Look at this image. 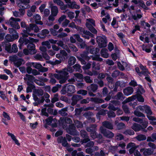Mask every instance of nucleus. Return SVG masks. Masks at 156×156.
<instances>
[{"label": "nucleus", "mask_w": 156, "mask_h": 156, "mask_svg": "<svg viewBox=\"0 0 156 156\" xmlns=\"http://www.w3.org/2000/svg\"><path fill=\"white\" fill-rule=\"evenodd\" d=\"M25 28L26 29V30H23V33H22V36L23 37H28V36L26 34H27L28 33L30 32L31 30L30 27L28 26H27Z\"/></svg>", "instance_id": "72a5a7b5"}, {"label": "nucleus", "mask_w": 156, "mask_h": 156, "mask_svg": "<svg viewBox=\"0 0 156 156\" xmlns=\"http://www.w3.org/2000/svg\"><path fill=\"white\" fill-rule=\"evenodd\" d=\"M59 122L60 123H63V122L67 124H70L72 122V121L70 118L68 117H66L65 118L61 117L59 120Z\"/></svg>", "instance_id": "393cba45"}, {"label": "nucleus", "mask_w": 156, "mask_h": 156, "mask_svg": "<svg viewBox=\"0 0 156 156\" xmlns=\"http://www.w3.org/2000/svg\"><path fill=\"white\" fill-rule=\"evenodd\" d=\"M124 136L123 135L119 133H117L115 136V139L117 141L121 140L123 139Z\"/></svg>", "instance_id": "49530a36"}, {"label": "nucleus", "mask_w": 156, "mask_h": 156, "mask_svg": "<svg viewBox=\"0 0 156 156\" xmlns=\"http://www.w3.org/2000/svg\"><path fill=\"white\" fill-rule=\"evenodd\" d=\"M79 28L80 29V34L85 39H90L89 36L93 37V34L89 31L84 30L82 27H79Z\"/></svg>", "instance_id": "1a4fd4ad"}, {"label": "nucleus", "mask_w": 156, "mask_h": 156, "mask_svg": "<svg viewBox=\"0 0 156 156\" xmlns=\"http://www.w3.org/2000/svg\"><path fill=\"white\" fill-rule=\"evenodd\" d=\"M96 40L98 45L100 48L105 47L107 46V39L105 36H97Z\"/></svg>", "instance_id": "39448f33"}, {"label": "nucleus", "mask_w": 156, "mask_h": 156, "mask_svg": "<svg viewBox=\"0 0 156 156\" xmlns=\"http://www.w3.org/2000/svg\"><path fill=\"white\" fill-rule=\"evenodd\" d=\"M68 132L71 135L75 136L77 135V133L76 130V127L74 124L69 125L68 129Z\"/></svg>", "instance_id": "ddd939ff"}, {"label": "nucleus", "mask_w": 156, "mask_h": 156, "mask_svg": "<svg viewBox=\"0 0 156 156\" xmlns=\"http://www.w3.org/2000/svg\"><path fill=\"white\" fill-rule=\"evenodd\" d=\"M54 74H49V75L50 76V83L51 84H54L56 82V80L54 78H52V76H54Z\"/></svg>", "instance_id": "4d7b16f0"}, {"label": "nucleus", "mask_w": 156, "mask_h": 156, "mask_svg": "<svg viewBox=\"0 0 156 156\" xmlns=\"http://www.w3.org/2000/svg\"><path fill=\"white\" fill-rule=\"evenodd\" d=\"M47 123L51 125L53 127L57 126V120L55 118L53 119L52 117L50 116L45 120Z\"/></svg>", "instance_id": "9d476101"}, {"label": "nucleus", "mask_w": 156, "mask_h": 156, "mask_svg": "<svg viewBox=\"0 0 156 156\" xmlns=\"http://www.w3.org/2000/svg\"><path fill=\"white\" fill-rule=\"evenodd\" d=\"M89 54V52L88 51H84L80 55V56L81 57L86 60H89L90 58L88 56V54Z\"/></svg>", "instance_id": "ea45409f"}, {"label": "nucleus", "mask_w": 156, "mask_h": 156, "mask_svg": "<svg viewBox=\"0 0 156 156\" xmlns=\"http://www.w3.org/2000/svg\"><path fill=\"white\" fill-rule=\"evenodd\" d=\"M49 95L48 93H44L43 94V96L40 98V103H43L46 98H49Z\"/></svg>", "instance_id": "e433bc0d"}, {"label": "nucleus", "mask_w": 156, "mask_h": 156, "mask_svg": "<svg viewBox=\"0 0 156 156\" xmlns=\"http://www.w3.org/2000/svg\"><path fill=\"white\" fill-rule=\"evenodd\" d=\"M21 3H18V5L20 7H23V5L25 6L28 5L27 4L30 3V0H20Z\"/></svg>", "instance_id": "2f4dec72"}, {"label": "nucleus", "mask_w": 156, "mask_h": 156, "mask_svg": "<svg viewBox=\"0 0 156 156\" xmlns=\"http://www.w3.org/2000/svg\"><path fill=\"white\" fill-rule=\"evenodd\" d=\"M27 37H20L19 40L18 42L19 43V48L20 49H21L22 47L24 45H27L30 42H36V41H38V39H34L33 38L30 37H28L29 39L28 38H26Z\"/></svg>", "instance_id": "7ed1b4c3"}, {"label": "nucleus", "mask_w": 156, "mask_h": 156, "mask_svg": "<svg viewBox=\"0 0 156 156\" xmlns=\"http://www.w3.org/2000/svg\"><path fill=\"white\" fill-rule=\"evenodd\" d=\"M49 33V31L47 29H44L42 31L41 35H42L43 37L40 36V38H44L46 36V34H48Z\"/></svg>", "instance_id": "8fccbe9b"}, {"label": "nucleus", "mask_w": 156, "mask_h": 156, "mask_svg": "<svg viewBox=\"0 0 156 156\" xmlns=\"http://www.w3.org/2000/svg\"><path fill=\"white\" fill-rule=\"evenodd\" d=\"M107 52L108 50L106 48L102 49L101 51V56L105 58H107L108 56V54Z\"/></svg>", "instance_id": "58836bf2"}, {"label": "nucleus", "mask_w": 156, "mask_h": 156, "mask_svg": "<svg viewBox=\"0 0 156 156\" xmlns=\"http://www.w3.org/2000/svg\"><path fill=\"white\" fill-rule=\"evenodd\" d=\"M131 128L135 131L137 132L141 129L142 127L140 124L135 123L133 124Z\"/></svg>", "instance_id": "b1692460"}, {"label": "nucleus", "mask_w": 156, "mask_h": 156, "mask_svg": "<svg viewBox=\"0 0 156 156\" xmlns=\"http://www.w3.org/2000/svg\"><path fill=\"white\" fill-rule=\"evenodd\" d=\"M2 44L3 46H4V44L5 45V49L9 53H12L11 49V44L10 43H5L3 42L2 43Z\"/></svg>", "instance_id": "cd10ccee"}, {"label": "nucleus", "mask_w": 156, "mask_h": 156, "mask_svg": "<svg viewBox=\"0 0 156 156\" xmlns=\"http://www.w3.org/2000/svg\"><path fill=\"white\" fill-rule=\"evenodd\" d=\"M90 135V137L93 140L97 138H98V139H101L103 137L102 135L100 133L98 134H97L96 131H93V132H91Z\"/></svg>", "instance_id": "6ab92c4d"}, {"label": "nucleus", "mask_w": 156, "mask_h": 156, "mask_svg": "<svg viewBox=\"0 0 156 156\" xmlns=\"http://www.w3.org/2000/svg\"><path fill=\"white\" fill-rule=\"evenodd\" d=\"M83 97L81 95L78 94H75L73 95L71 98L72 102L71 103V105L72 106H74L76 105L77 102L82 99Z\"/></svg>", "instance_id": "9b49d317"}, {"label": "nucleus", "mask_w": 156, "mask_h": 156, "mask_svg": "<svg viewBox=\"0 0 156 156\" xmlns=\"http://www.w3.org/2000/svg\"><path fill=\"white\" fill-rule=\"evenodd\" d=\"M85 145L86 147H93L94 144V141H89Z\"/></svg>", "instance_id": "0e129e2a"}, {"label": "nucleus", "mask_w": 156, "mask_h": 156, "mask_svg": "<svg viewBox=\"0 0 156 156\" xmlns=\"http://www.w3.org/2000/svg\"><path fill=\"white\" fill-rule=\"evenodd\" d=\"M73 67L75 70L76 71H78L79 72H80L81 71V66L79 64H76L73 66Z\"/></svg>", "instance_id": "603ef678"}, {"label": "nucleus", "mask_w": 156, "mask_h": 156, "mask_svg": "<svg viewBox=\"0 0 156 156\" xmlns=\"http://www.w3.org/2000/svg\"><path fill=\"white\" fill-rule=\"evenodd\" d=\"M75 91V86L72 85H70L67 86L65 90H62V94H65L67 93L68 94H71L74 93Z\"/></svg>", "instance_id": "6e6552de"}, {"label": "nucleus", "mask_w": 156, "mask_h": 156, "mask_svg": "<svg viewBox=\"0 0 156 156\" xmlns=\"http://www.w3.org/2000/svg\"><path fill=\"white\" fill-rule=\"evenodd\" d=\"M116 127L118 130H120L125 128L126 126L124 123L120 122L117 124Z\"/></svg>", "instance_id": "de8ad7c7"}, {"label": "nucleus", "mask_w": 156, "mask_h": 156, "mask_svg": "<svg viewBox=\"0 0 156 156\" xmlns=\"http://www.w3.org/2000/svg\"><path fill=\"white\" fill-rule=\"evenodd\" d=\"M58 141L59 143H61L63 146L65 147H69L70 145L67 143L65 137L60 136L58 139Z\"/></svg>", "instance_id": "dca6fc26"}, {"label": "nucleus", "mask_w": 156, "mask_h": 156, "mask_svg": "<svg viewBox=\"0 0 156 156\" xmlns=\"http://www.w3.org/2000/svg\"><path fill=\"white\" fill-rule=\"evenodd\" d=\"M69 48L74 51L76 52L78 51V49L74 45L69 44Z\"/></svg>", "instance_id": "338daca9"}, {"label": "nucleus", "mask_w": 156, "mask_h": 156, "mask_svg": "<svg viewBox=\"0 0 156 156\" xmlns=\"http://www.w3.org/2000/svg\"><path fill=\"white\" fill-rule=\"evenodd\" d=\"M137 98V94L136 95H132L131 97H130L126 99L123 102V103H126L130 101H133Z\"/></svg>", "instance_id": "c756f323"}, {"label": "nucleus", "mask_w": 156, "mask_h": 156, "mask_svg": "<svg viewBox=\"0 0 156 156\" xmlns=\"http://www.w3.org/2000/svg\"><path fill=\"white\" fill-rule=\"evenodd\" d=\"M23 7H20V8L19 9V10L20 12V15H24L25 12V9L28 8V6H26V7L24 5H23Z\"/></svg>", "instance_id": "09e8293b"}, {"label": "nucleus", "mask_w": 156, "mask_h": 156, "mask_svg": "<svg viewBox=\"0 0 156 156\" xmlns=\"http://www.w3.org/2000/svg\"><path fill=\"white\" fill-rule=\"evenodd\" d=\"M29 27L31 30H34L35 32L37 33L39 31V28L35 24H30Z\"/></svg>", "instance_id": "f704fd0d"}, {"label": "nucleus", "mask_w": 156, "mask_h": 156, "mask_svg": "<svg viewBox=\"0 0 156 156\" xmlns=\"http://www.w3.org/2000/svg\"><path fill=\"white\" fill-rule=\"evenodd\" d=\"M25 76L27 77L28 80L29 81V82L34 84V82L35 79V77L32 75L26 74Z\"/></svg>", "instance_id": "79ce46f5"}, {"label": "nucleus", "mask_w": 156, "mask_h": 156, "mask_svg": "<svg viewBox=\"0 0 156 156\" xmlns=\"http://www.w3.org/2000/svg\"><path fill=\"white\" fill-rule=\"evenodd\" d=\"M100 130L101 133L102 134L103 136L106 138H111L114 136V134L113 133L110 131L104 129L102 126L100 127Z\"/></svg>", "instance_id": "423d86ee"}, {"label": "nucleus", "mask_w": 156, "mask_h": 156, "mask_svg": "<svg viewBox=\"0 0 156 156\" xmlns=\"http://www.w3.org/2000/svg\"><path fill=\"white\" fill-rule=\"evenodd\" d=\"M8 30L10 34H7L5 37V41L6 43L12 42L19 38V36L16 29L9 28Z\"/></svg>", "instance_id": "f03ea898"}, {"label": "nucleus", "mask_w": 156, "mask_h": 156, "mask_svg": "<svg viewBox=\"0 0 156 156\" xmlns=\"http://www.w3.org/2000/svg\"><path fill=\"white\" fill-rule=\"evenodd\" d=\"M92 59L94 60L97 61L101 62L103 59L102 58H100L99 56L96 55L94 56H92Z\"/></svg>", "instance_id": "69168bd1"}, {"label": "nucleus", "mask_w": 156, "mask_h": 156, "mask_svg": "<svg viewBox=\"0 0 156 156\" xmlns=\"http://www.w3.org/2000/svg\"><path fill=\"white\" fill-rule=\"evenodd\" d=\"M18 51V48L16 45V44H13L12 47L11 51L12 52L16 53Z\"/></svg>", "instance_id": "bf43d9fd"}, {"label": "nucleus", "mask_w": 156, "mask_h": 156, "mask_svg": "<svg viewBox=\"0 0 156 156\" xmlns=\"http://www.w3.org/2000/svg\"><path fill=\"white\" fill-rule=\"evenodd\" d=\"M68 6L69 8L72 9H79L80 8L79 5H77L75 2H71L69 4H68Z\"/></svg>", "instance_id": "bb28decb"}, {"label": "nucleus", "mask_w": 156, "mask_h": 156, "mask_svg": "<svg viewBox=\"0 0 156 156\" xmlns=\"http://www.w3.org/2000/svg\"><path fill=\"white\" fill-rule=\"evenodd\" d=\"M90 100L96 103H101L104 102V101L103 99L97 98H91Z\"/></svg>", "instance_id": "7c9ffc66"}, {"label": "nucleus", "mask_w": 156, "mask_h": 156, "mask_svg": "<svg viewBox=\"0 0 156 156\" xmlns=\"http://www.w3.org/2000/svg\"><path fill=\"white\" fill-rule=\"evenodd\" d=\"M21 21V20L20 18H14L13 17H11L9 20H8L6 23H9L11 26L12 27V26L16 24L18 22H20Z\"/></svg>", "instance_id": "2eb2a0df"}, {"label": "nucleus", "mask_w": 156, "mask_h": 156, "mask_svg": "<svg viewBox=\"0 0 156 156\" xmlns=\"http://www.w3.org/2000/svg\"><path fill=\"white\" fill-rule=\"evenodd\" d=\"M98 89V86L94 83L90 84L89 86L87 87V89L88 91H91L95 92Z\"/></svg>", "instance_id": "5701e85b"}, {"label": "nucleus", "mask_w": 156, "mask_h": 156, "mask_svg": "<svg viewBox=\"0 0 156 156\" xmlns=\"http://www.w3.org/2000/svg\"><path fill=\"white\" fill-rule=\"evenodd\" d=\"M145 108L144 111L145 113L147 115H152L153 112L151 111L150 107L147 105H145Z\"/></svg>", "instance_id": "a19ab883"}, {"label": "nucleus", "mask_w": 156, "mask_h": 156, "mask_svg": "<svg viewBox=\"0 0 156 156\" xmlns=\"http://www.w3.org/2000/svg\"><path fill=\"white\" fill-rule=\"evenodd\" d=\"M102 125L105 127L110 129H113V124L110 122L108 121H105L102 123Z\"/></svg>", "instance_id": "4be33fe9"}, {"label": "nucleus", "mask_w": 156, "mask_h": 156, "mask_svg": "<svg viewBox=\"0 0 156 156\" xmlns=\"http://www.w3.org/2000/svg\"><path fill=\"white\" fill-rule=\"evenodd\" d=\"M23 61L24 60L23 58H19L18 57L16 61L14 62V64L16 67L18 68L21 65Z\"/></svg>", "instance_id": "473e14b6"}, {"label": "nucleus", "mask_w": 156, "mask_h": 156, "mask_svg": "<svg viewBox=\"0 0 156 156\" xmlns=\"http://www.w3.org/2000/svg\"><path fill=\"white\" fill-rule=\"evenodd\" d=\"M76 58L73 56H71L68 60V64L70 66H71L74 64L76 62Z\"/></svg>", "instance_id": "4c0bfd02"}, {"label": "nucleus", "mask_w": 156, "mask_h": 156, "mask_svg": "<svg viewBox=\"0 0 156 156\" xmlns=\"http://www.w3.org/2000/svg\"><path fill=\"white\" fill-rule=\"evenodd\" d=\"M80 135L82 137L84 138L83 139L81 140V141L82 144L86 143L90 140L88 133L85 130H81L80 132Z\"/></svg>", "instance_id": "0eeeda50"}, {"label": "nucleus", "mask_w": 156, "mask_h": 156, "mask_svg": "<svg viewBox=\"0 0 156 156\" xmlns=\"http://www.w3.org/2000/svg\"><path fill=\"white\" fill-rule=\"evenodd\" d=\"M137 100L141 102H144V99L142 96L140 94H137Z\"/></svg>", "instance_id": "774afa93"}, {"label": "nucleus", "mask_w": 156, "mask_h": 156, "mask_svg": "<svg viewBox=\"0 0 156 156\" xmlns=\"http://www.w3.org/2000/svg\"><path fill=\"white\" fill-rule=\"evenodd\" d=\"M73 69L71 66H68L67 68H65L62 70H56V72L57 73L54 74V77L58 80H59V83L63 84L66 82L67 79L66 76L69 74L68 72L72 73L73 72Z\"/></svg>", "instance_id": "f257e3e1"}, {"label": "nucleus", "mask_w": 156, "mask_h": 156, "mask_svg": "<svg viewBox=\"0 0 156 156\" xmlns=\"http://www.w3.org/2000/svg\"><path fill=\"white\" fill-rule=\"evenodd\" d=\"M133 89L131 87H126L123 90V92L125 95L128 96L132 94L133 92Z\"/></svg>", "instance_id": "a211bd4d"}, {"label": "nucleus", "mask_w": 156, "mask_h": 156, "mask_svg": "<svg viewBox=\"0 0 156 156\" xmlns=\"http://www.w3.org/2000/svg\"><path fill=\"white\" fill-rule=\"evenodd\" d=\"M123 95L121 92H119L114 97V98L117 100H122L123 98Z\"/></svg>", "instance_id": "a18cd8bd"}, {"label": "nucleus", "mask_w": 156, "mask_h": 156, "mask_svg": "<svg viewBox=\"0 0 156 156\" xmlns=\"http://www.w3.org/2000/svg\"><path fill=\"white\" fill-rule=\"evenodd\" d=\"M99 51V49L98 48H93L90 49V52L92 54H96Z\"/></svg>", "instance_id": "6e6d98bb"}, {"label": "nucleus", "mask_w": 156, "mask_h": 156, "mask_svg": "<svg viewBox=\"0 0 156 156\" xmlns=\"http://www.w3.org/2000/svg\"><path fill=\"white\" fill-rule=\"evenodd\" d=\"M136 138L138 141H140L145 140L146 139V136L143 134H140L137 136Z\"/></svg>", "instance_id": "c03bdc74"}, {"label": "nucleus", "mask_w": 156, "mask_h": 156, "mask_svg": "<svg viewBox=\"0 0 156 156\" xmlns=\"http://www.w3.org/2000/svg\"><path fill=\"white\" fill-rule=\"evenodd\" d=\"M51 14L54 16H56L58 12V9L56 6H54L52 4L50 5Z\"/></svg>", "instance_id": "aec40b11"}, {"label": "nucleus", "mask_w": 156, "mask_h": 156, "mask_svg": "<svg viewBox=\"0 0 156 156\" xmlns=\"http://www.w3.org/2000/svg\"><path fill=\"white\" fill-rule=\"evenodd\" d=\"M134 114L136 115L137 116H138L139 117H145V115L143 113H142L140 112L137 111L135 110L134 112Z\"/></svg>", "instance_id": "3c124183"}, {"label": "nucleus", "mask_w": 156, "mask_h": 156, "mask_svg": "<svg viewBox=\"0 0 156 156\" xmlns=\"http://www.w3.org/2000/svg\"><path fill=\"white\" fill-rule=\"evenodd\" d=\"M54 16L51 14L49 16L48 20L49 21V23H47V25L48 26H51L53 24V22L55 20Z\"/></svg>", "instance_id": "37998d69"}, {"label": "nucleus", "mask_w": 156, "mask_h": 156, "mask_svg": "<svg viewBox=\"0 0 156 156\" xmlns=\"http://www.w3.org/2000/svg\"><path fill=\"white\" fill-rule=\"evenodd\" d=\"M120 72L118 70H115L112 74V76L113 78H116L119 74Z\"/></svg>", "instance_id": "13d9d810"}, {"label": "nucleus", "mask_w": 156, "mask_h": 156, "mask_svg": "<svg viewBox=\"0 0 156 156\" xmlns=\"http://www.w3.org/2000/svg\"><path fill=\"white\" fill-rule=\"evenodd\" d=\"M140 152H143V154L144 156L151 155L153 153V151L151 148H142L140 149Z\"/></svg>", "instance_id": "f3484780"}, {"label": "nucleus", "mask_w": 156, "mask_h": 156, "mask_svg": "<svg viewBox=\"0 0 156 156\" xmlns=\"http://www.w3.org/2000/svg\"><path fill=\"white\" fill-rule=\"evenodd\" d=\"M27 84L28 86L26 89V92L27 93L32 92V90L35 88L34 84L31 83L29 81L27 82Z\"/></svg>", "instance_id": "412c9836"}, {"label": "nucleus", "mask_w": 156, "mask_h": 156, "mask_svg": "<svg viewBox=\"0 0 156 156\" xmlns=\"http://www.w3.org/2000/svg\"><path fill=\"white\" fill-rule=\"evenodd\" d=\"M84 79L85 82L87 83H93L92 80L90 79V77L86 76L84 77Z\"/></svg>", "instance_id": "052dcab7"}, {"label": "nucleus", "mask_w": 156, "mask_h": 156, "mask_svg": "<svg viewBox=\"0 0 156 156\" xmlns=\"http://www.w3.org/2000/svg\"><path fill=\"white\" fill-rule=\"evenodd\" d=\"M97 126L96 124L91 125L89 127H87L86 130L88 132H91L96 131Z\"/></svg>", "instance_id": "a878e982"}, {"label": "nucleus", "mask_w": 156, "mask_h": 156, "mask_svg": "<svg viewBox=\"0 0 156 156\" xmlns=\"http://www.w3.org/2000/svg\"><path fill=\"white\" fill-rule=\"evenodd\" d=\"M92 67L95 69L99 70L100 69V65L98 63L96 64L95 62H93L92 64Z\"/></svg>", "instance_id": "680f3d73"}, {"label": "nucleus", "mask_w": 156, "mask_h": 156, "mask_svg": "<svg viewBox=\"0 0 156 156\" xmlns=\"http://www.w3.org/2000/svg\"><path fill=\"white\" fill-rule=\"evenodd\" d=\"M68 111V108L67 107L64 108L60 110L59 111V113L62 116H66L68 115L66 112Z\"/></svg>", "instance_id": "c9c22d12"}, {"label": "nucleus", "mask_w": 156, "mask_h": 156, "mask_svg": "<svg viewBox=\"0 0 156 156\" xmlns=\"http://www.w3.org/2000/svg\"><path fill=\"white\" fill-rule=\"evenodd\" d=\"M139 147L138 145H135L134 143H129L127 146V148H130L129 150V152L130 154L133 153L135 156H141L140 152L136 149Z\"/></svg>", "instance_id": "20e7f679"}, {"label": "nucleus", "mask_w": 156, "mask_h": 156, "mask_svg": "<svg viewBox=\"0 0 156 156\" xmlns=\"http://www.w3.org/2000/svg\"><path fill=\"white\" fill-rule=\"evenodd\" d=\"M58 94H56L54 95L53 97L51 100V102L52 103H54L55 102L58 101Z\"/></svg>", "instance_id": "5fc2aeb1"}, {"label": "nucleus", "mask_w": 156, "mask_h": 156, "mask_svg": "<svg viewBox=\"0 0 156 156\" xmlns=\"http://www.w3.org/2000/svg\"><path fill=\"white\" fill-rule=\"evenodd\" d=\"M87 91L85 90H80L77 91V94H82V95L85 96L87 94Z\"/></svg>", "instance_id": "864d4df0"}, {"label": "nucleus", "mask_w": 156, "mask_h": 156, "mask_svg": "<svg viewBox=\"0 0 156 156\" xmlns=\"http://www.w3.org/2000/svg\"><path fill=\"white\" fill-rule=\"evenodd\" d=\"M87 27L88 29L92 33L94 34H97V31L90 24L87 23H86Z\"/></svg>", "instance_id": "c85d7f7f"}, {"label": "nucleus", "mask_w": 156, "mask_h": 156, "mask_svg": "<svg viewBox=\"0 0 156 156\" xmlns=\"http://www.w3.org/2000/svg\"><path fill=\"white\" fill-rule=\"evenodd\" d=\"M34 42H30L27 45V48L30 51V55L35 54L37 51L35 49V45Z\"/></svg>", "instance_id": "f8f14e48"}, {"label": "nucleus", "mask_w": 156, "mask_h": 156, "mask_svg": "<svg viewBox=\"0 0 156 156\" xmlns=\"http://www.w3.org/2000/svg\"><path fill=\"white\" fill-rule=\"evenodd\" d=\"M123 133L126 135H133L134 134V132L132 130H126Z\"/></svg>", "instance_id": "e2e57ef3"}, {"label": "nucleus", "mask_w": 156, "mask_h": 156, "mask_svg": "<svg viewBox=\"0 0 156 156\" xmlns=\"http://www.w3.org/2000/svg\"><path fill=\"white\" fill-rule=\"evenodd\" d=\"M73 36L79 42L81 43L80 45L81 48H84L85 46H87V45L85 44V42L83 41V39L80 38V36L79 34H74L73 35Z\"/></svg>", "instance_id": "4468645a"}]
</instances>
